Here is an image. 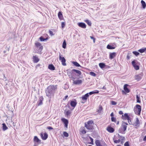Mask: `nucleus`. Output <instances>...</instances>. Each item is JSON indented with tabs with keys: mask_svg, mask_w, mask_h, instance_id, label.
I'll list each match as a JSON object with an SVG mask.
<instances>
[{
	"mask_svg": "<svg viewBox=\"0 0 146 146\" xmlns=\"http://www.w3.org/2000/svg\"><path fill=\"white\" fill-rule=\"evenodd\" d=\"M67 74L70 78H71L73 80L76 78L75 76H79L81 74L80 71L73 69L70 70H67Z\"/></svg>",
	"mask_w": 146,
	"mask_h": 146,
	"instance_id": "1",
	"label": "nucleus"
},
{
	"mask_svg": "<svg viewBox=\"0 0 146 146\" xmlns=\"http://www.w3.org/2000/svg\"><path fill=\"white\" fill-rule=\"evenodd\" d=\"M57 89L56 85H50L47 87L46 90V96L50 97L51 96L53 95Z\"/></svg>",
	"mask_w": 146,
	"mask_h": 146,
	"instance_id": "2",
	"label": "nucleus"
},
{
	"mask_svg": "<svg viewBox=\"0 0 146 146\" xmlns=\"http://www.w3.org/2000/svg\"><path fill=\"white\" fill-rule=\"evenodd\" d=\"M134 110L136 114L139 115L141 110V106L139 104H136L134 107Z\"/></svg>",
	"mask_w": 146,
	"mask_h": 146,
	"instance_id": "3",
	"label": "nucleus"
},
{
	"mask_svg": "<svg viewBox=\"0 0 146 146\" xmlns=\"http://www.w3.org/2000/svg\"><path fill=\"white\" fill-rule=\"evenodd\" d=\"M93 121H89L87 122V124L85 123V127L88 129H93Z\"/></svg>",
	"mask_w": 146,
	"mask_h": 146,
	"instance_id": "4",
	"label": "nucleus"
},
{
	"mask_svg": "<svg viewBox=\"0 0 146 146\" xmlns=\"http://www.w3.org/2000/svg\"><path fill=\"white\" fill-rule=\"evenodd\" d=\"M95 144L96 146H107L105 143L103 141H100L98 140L95 141Z\"/></svg>",
	"mask_w": 146,
	"mask_h": 146,
	"instance_id": "5",
	"label": "nucleus"
},
{
	"mask_svg": "<svg viewBox=\"0 0 146 146\" xmlns=\"http://www.w3.org/2000/svg\"><path fill=\"white\" fill-rule=\"evenodd\" d=\"M89 97V95H88V94L87 93L83 96L81 97L82 99L81 103L84 104L86 102Z\"/></svg>",
	"mask_w": 146,
	"mask_h": 146,
	"instance_id": "6",
	"label": "nucleus"
},
{
	"mask_svg": "<svg viewBox=\"0 0 146 146\" xmlns=\"http://www.w3.org/2000/svg\"><path fill=\"white\" fill-rule=\"evenodd\" d=\"M59 59L61 61L62 64L63 66H65L66 65V64L65 63L66 59L64 57H62V55L60 53L59 55Z\"/></svg>",
	"mask_w": 146,
	"mask_h": 146,
	"instance_id": "7",
	"label": "nucleus"
},
{
	"mask_svg": "<svg viewBox=\"0 0 146 146\" xmlns=\"http://www.w3.org/2000/svg\"><path fill=\"white\" fill-rule=\"evenodd\" d=\"M143 76V74L142 73H141L139 74L136 75L135 76V79L137 81H139L141 79Z\"/></svg>",
	"mask_w": 146,
	"mask_h": 146,
	"instance_id": "8",
	"label": "nucleus"
},
{
	"mask_svg": "<svg viewBox=\"0 0 146 146\" xmlns=\"http://www.w3.org/2000/svg\"><path fill=\"white\" fill-rule=\"evenodd\" d=\"M136 60H134L131 62V64L132 66H133L135 69L136 70H138L139 68V66L137 65L136 64Z\"/></svg>",
	"mask_w": 146,
	"mask_h": 146,
	"instance_id": "9",
	"label": "nucleus"
},
{
	"mask_svg": "<svg viewBox=\"0 0 146 146\" xmlns=\"http://www.w3.org/2000/svg\"><path fill=\"white\" fill-rule=\"evenodd\" d=\"M77 103L76 100L75 99L72 100L70 101V105L73 108V109H74L76 107Z\"/></svg>",
	"mask_w": 146,
	"mask_h": 146,
	"instance_id": "10",
	"label": "nucleus"
},
{
	"mask_svg": "<svg viewBox=\"0 0 146 146\" xmlns=\"http://www.w3.org/2000/svg\"><path fill=\"white\" fill-rule=\"evenodd\" d=\"M128 86H129V85L127 84H126L124 85L123 87V89L124 91L123 90L122 91L123 93H125V92L126 93H128L130 92V90L129 89L127 88Z\"/></svg>",
	"mask_w": 146,
	"mask_h": 146,
	"instance_id": "11",
	"label": "nucleus"
},
{
	"mask_svg": "<svg viewBox=\"0 0 146 146\" xmlns=\"http://www.w3.org/2000/svg\"><path fill=\"white\" fill-rule=\"evenodd\" d=\"M40 136L41 138L43 140H46L48 137V135L46 133H41Z\"/></svg>",
	"mask_w": 146,
	"mask_h": 146,
	"instance_id": "12",
	"label": "nucleus"
},
{
	"mask_svg": "<svg viewBox=\"0 0 146 146\" xmlns=\"http://www.w3.org/2000/svg\"><path fill=\"white\" fill-rule=\"evenodd\" d=\"M130 117L128 114L127 113H124L123 115H122L121 117V119L123 120H129Z\"/></svg>",
	"mask_w": 146,
	"mask_h": 146,
	"instance_id": "13",
	"label": "nucleus"
},
{
	"mask_svg": "<svg viewBox=\"0 0 146 146\" xmlns=\"http://www.w3.org/2000/svg\"><path fill=\"white\" fill-rule=\"evenodd\" d=\"M35 45L37 47V48L40 51H41L43 49V46L41 45V44L38 42L35 43Z\"/></svg>",
	"mask_w": 146,
	"mask_h": 146,
	"instance_id": "14",
	"label": "nucleus"
},
{
	"mask_svg": "<svg viewBox=\"0 0 146 146\" xmlns=\"http://www.w3.org/2000/svg\"><path fill=\"white\" fill-rule=\"evenodd\" d=\"M61 120L64 124V127L67 128L68 127V120L65 118H62Z\"/></svg>",
	"mask_w": 146,
	"mask_h": 146,
	"instance_id": "15",
	"label": "nucleus"
},
{
	"mask_svg": "<svg viewBox=\"0 0 146 146\" xmlns=\"http://www.w3.org/2000/svg\"><path fill=\"white\" fill-rule=\"evenodd\" d=\"M127 125H128V124L127 123L124 121H123L120 127L123 128L124 129V131H126L127 127Z\"/></svg>",
	"mask_w": 146,
	"mask_h": 146,
	"instance_id": "16",
	"label": "nucleus"
},
{
	"mask_svg": "<svg viewBox=\"0 0 146 146\" xmlns=\"http://www.w3.org/2000/svg\"><path fill=\"white\" fill-rule=\"evenodd\" d=\"M78 26L80 27L83 29H85L86 28V25L84 23L80 22L78 23Z\"/></svg>",
	"mask_w": 146,
	"mask_h": 146,
	"instance_id": "17",
	"label": "nucleus"
},
{
	"mask_svg": "<svg viewBox=\"0 0 146 146\" xmlns=\"http://www.w3.org/2000/svg\"><path fill=\"white\" fill-rule=\"evenodd\" d=\"M43 100V98L42 97V96H40L39 98V100L38 101L37 104H38V106H40L42 105L43 103H42V101Z\"/></svg>",
	"mask_w": 146,
	"mask_h": 146,
	"instance_id": "18",
	"label": "nucleus"
},
{
	"mask_svg": "<svg viewBox=\"0 0 146 146\" xmlns=\"http://www.w3.org/2000/svg\"><path fill=\"white\" fill-rule=\"evenodd\" d=\"M106 130L108 131L110 133H113L114 131V129L110 126L107 127Z\"/></svg>",
	"mask_w": 146,
	"mask_h": 146,
	"instance_id": "19",
	"label": "nucleus"
},
{
	"mask_svg": "<svg viewBox=\"0 0 146 146\" xmlns=\"http://www.w3.org/2000/svg\"><path fill=\"white\" fill-rule=\"evenodd\" d=\"M116 52L110 53L109 55V58L110 59H112L116 56Z\"/></svg>",
	"mask_w": 146,
	"mask_h": 146,
	"instance_id": "20",
	"label": "nucleus"
},
{
	"mask_svg": "<svg viewBox=\"0 0 146 146\" xmlns=\"http://www.w3.org/2000/svg\"><path fill=\"white\" fill-rule=\"evenodd\" d=\"M73 84L76 85H79L81 84L82 81L81 80H73Z\"/></svg>",
	"mask_w": 146,
	"mask_h": 146,
	"instance_id": "21",
	"label": "nucleus"
},
{
	"mask_svg": "<svg viewBox=\"0 0 146 146\" xmlns=\"http://www.w3.org/2000/svg\"><path fill=\"white\" fill-rule=\"evenodd\" d=\"M140 125V122L139 119L138 118H137L136 119V121L133 125L136 126H139Z\"/></svg>",
	"mask_w": 146,
	"mask_h": 146,
	"instance_id": "22",
	"label": "nucleus"
},
{
	"mask_svg": "<svg viewBox=\"0 0 146 146\" xmlns=\"http://www.w3.org/2000/svg\"><path fill=\"white\" fill-rule=\"evenodd\" d=\"M99 67L102 69H103L106 66L105 63L102 62L99 64Z\"/></svg>",
	"mask_w": 146,
	"mask_h": 146,
	"instance_id": "23",
	"label": "nucleus"
},
{
	"mask_svg": "<svg viewBox=\"0 0 146 146\" xmlns=\"http://www.w3.org/2000/svg\"><path fill=\"white\" fill-rule=\"evenodd\" d=\"M58 16L59 19L61 20L63 19V16L61 12L59 11L58 13Z\"/></svg>",
	"mask_w": 146,
	"mask_h": 146,
	"instance_id": "24",
	"label": "nucleus"
},
{
	"mask_svg": "<svg viewBox=\"0 0 146 146\" xmlns=\"http://www.w3.org/2000/svg\"><path fill=\"white\" fill-rule=\"evenodd\" d=\"M48 68L51 70H55V68L53 64H50L48 65Z\"/></svg>",
	"mask_w": 146,
	"mask_h": 146,
	"instance_id": "25",
	"label": "nucleus"
},
{
	"mask_svg": "<svg viewBox=\"0 0 146 146\" xmlns=\"http://www.w3.org/2000/svg\"><path fill=\"white\" fill-rule=\"evenodd\" d=\"M33 59L34 62L35 63L37 62L39 60V59L36 56H33Z\"/></svg>",
	"mask_w": 146,
	"mask_h": 146,
	"instance_id": "26",
	"label": "nucleus"
},
{
	"mask_svg": "<svg viewBox=\"0 0 146 146\" xmlns=\"http://www.w3.org/2000/svg\"><path fill=\"white\" fill-rule=\"evenodd\" d=\"M124 129L121 128V127H120L118 130V132L122 134H124L125 133V131H124Z\"/></svg>",
	"mask_w": 146,
	"mask_h": 146,
	"instance_id": "27",
	"label": "nucleus"
},
{
	"mask_svg": "<svg viewBox=\"0 0 146 146\" xmlns=\"http://www.w3.org/2000/svg\"><path fill=\"white\" fill-rule=\"evenodd\" d=\"M34 142L36 143H38L40 141L36 136H35L34 137Z\"/></svg>",
	"mask_w": 146,
	"mask_h": 146,
	"instance_id": "28",
	"label": "nucleus"
},
{
	"mask_svg": "<svg viewBox=\"0 0 146 146\" xmlns=\"http://www.w3.org/2000/svg\"><path fill=\"white\" fill-rule=\"evenodd\" d=\"M141 3L143 8V9H145L146 6L145 2L144 1L142 0L141 1Z\"/></svg>",
	"mask_w": 146,
	"mask_h": 146,
	"instance_id": "29",
	"label": "nucleus"
},
{
	"mask_svg": "<svg viewBox=\"0 0 146 146\" xmlns=\"http://www.w3.org/2000/svg\"><path fill=\"white\" fill-rule=\"evenodd\" d=\"M72 63L74 64V65L76 67H81L82 68V66H81L80 65V64L76 62H74V61L72 62Z\"/></svg>",
	"mask_w": 146,
	"mask_h": 146,
	"instance_id": "30",
	"label": "nucleus"
},
{
	"mask_svg": "<svg viewBox=\"0 0 146 146\" xmlns=\"http://www.w3.org/2000/svg\"><path fill=\"white\" fill-rule=\"evenodd\" d=\"M107 48L109 49H115V47H112L110 44H108L107 46Z\"/></svg>",
	"mask_w": 146,
	"mask_h": 146,
	"instance_id": "31",
	"label": "nucleus"
},
{
	"mask_svg": "<svg viewBox=\"0 0 146 146\" xmlns=\"http://www.w3.org/2000/svg\"><path fill=\"white\" fill-rule=\"evenodd\" d=\"M71 112L69 110H68L66 111H64L65 115L67 117L70 115V114H71Z\"/></svg>",
	"mask_w": 146,
	"mask_h": 146,
	"instance_id": "32",
	"label": "nucleus"
},
{
	"mask_svg": "<svg viewBox=\"0 0 146 146\" xmlns=\"http://www.w3.org/2000/svg\"><path fill=\"white\" fill-rule=\"evenodd\" d=\"M2 127L4 131L8 129V127L5 123L2 124Z\"/></svg>",
	"mask_w": 146,
	"mask_h": 146,
	"instance_id": "33",
	"label": "nucleus"
},
{
	"mask_svg": "<svg viewBox=\"0 0 146 146\" xmlns=\"http://www.w3.org/2000/svg\"><path fill=\"white\" fill-rule=\"evenodd\" d=\"M66 40H64L62 45V47L64 48H66Z\"/></svg>",
	"mask_w": 146,
	"mask_h": 146,
	"instance_id": "34",
	"label": "nucleus"
},
{
	"mask_svg": "<svg viewBox=\"0 0 146 146\" xmlns=\"http://www.w3.org/2000/svg\"><path fill=\"white\" fill-rule=\"evenodd\" d=\"M84 21L89 26H91L92 23L90 21L87 19L85 20Z\"/></svg>",
	"mask_w": 146,
	"mask_h": 146,
	"instance_id": "35",
	"label": "nucleus"
},
{
	"mask_svg": "<svg viewBox=\"0 0 146 146\" xmlns=\"http://www.w3.org/2000/svg\"><path fill=\"white\" fill-rule=\"evenodd\" d=\"M39 39L41 41H44L48 39V38H44L43 36H41L39 38Z\"/></svg>",
	"mask_w": 146,
	"mask_h": 146,
	"instance_id": "36",
	"label": "nucleus"
},
{
	"mask_svg": "<svg viewBox=\"0 0 146 146\" xmlns=\"http://www.w3.org/2000/svg\"><path fill=\"white\" fill-rule=\"evenodd\" d=\"M136 98L137 99V102L138 103H141L140 97L138 95H136Z\"/></svg>",
	"mask_w": 146,
	"mask_h": 146,
	"instance_id": "37",
	"label": "nucleus"
},
{
	"mask_svg": "<svg viewBox=\"0 0 146 146\" xmlns=\"http://www.w3.org/2000/svg\"><path fill=\"white\" fill-rule=\"evenodd\" d=\"M136 56H137L139 54V53L138 52L136 51H134L132 52Z\"/></svg>",
	"mask_w": 146,
	"mask_h": 146,
	"instance_id": "38",
	"label": "nucleus"
},
{
	"mask_svg": "<svg viewBox=\"0 0 146 146\" xmlns=\"http://www.w3.org/2000/svg\"><path fill=\"white\" fill-rule=\"evenodd\" d=\"M138 51L141 53H143L145 52V48H142L138 50Z\"/></svg>",
	"mask_w": 146,
	"mask_h": 146,
	"instance_id": "39",
	"label": "nucleus"
},
{
	"mask_svg": "<svg viewBox=\"0 0 146 146\" xmlns=\"http://www.w3.org/2000/svg\"><path fill=\"white\" fill-rule=\"evenodd\" d=\"M103 109V108L101 106H100L99 109L98 110V113H101V111Z\"/></svg>",
	"mask_w": 146,
	"mask_h": 146,
	"instance_id": "40",
	"label": "nucleus"
},
{
	"mask_svg": "<svg viewBox=\"0 0 146 146\" xmlns=\"http://www.w3.org/2000/svg\"><path fill=\"white\" fill-rule=\"evenodd\" d=\"M90 74L92 76L95 77L96 76V74L93 72H90Z\"/></svg>",
	"mask_w": 146,
	"mask_h": 146,
	"instance_id": "41",
	"label": "nucleus"
},
{
	"mask_svg": "<svg viewBox=\"0 0 146 146\" xmlns=\"http://www.w3.org/2000/svg\"><path fill=\"white\" fill-rule=\"evenodd\" d=\"M118 135L119 137L120 138L121 140V141H123L125 139L124 137L120 136L119 134H118Z\"/></svg>",
	"mask_w": 146,
	"mask_h": 146,
	"instance_id": "42",
	"label": "nucleus"
},
{
	"mask_svg": "<svg viewBox=\"0 0 146 146\" xmlns=\"http://www.w3.org/2000/svg\"><path fill=\"white\" fill-rule=\"evenodd\" d=\"M63 134L64 135L65 137H67L69 136L68 134L66 131L64 132Z\"/></svg>",
	"mask_w": 146,
	"mask_h": 146,
	"instance_id": "43",
	"label": "nucleus"
},
{
	"mask_svg": "<svg viewBox=\"0 0 146 146\" xmlns=\"http://www.w3.org/2000/svg\"><path fill=\"white\" fill-rule=\"evenodd\" d=\"M111 121H112L114 122H116V118H115L114 117H111Z\"/></svg>",
	"mask_w": 146,
	"mask_h": 146,
	"instance_id": "44",
	"label": "nucleus"
},
{
	"mask_svg": "<svg viewBox=\"0 0 146 146\" xmlns=\"http://www.w3.org/2000/svg\"><path fill=\"white\" fill-rule=\"evenodd\" d=\"M89 138L90 139L91 142L89 143L92 144V145H93L94 143H93V139L91 137H89Z\"/></svg>",
	"mask_w": 146,
	"mask_h": 146,
	"instance_id": "45",
	"label": "nucleus"
},
{
	"mask_svg": "<svg viewBox=\"0 0 146 146\" xmlns=\"http://www.w3.org/2000/svg\"><path fill=\"white\" fill-rule=\"evenodd\" d=\"M120 141V140L119 139L118 140H114V142L115 143H119Z\"/></svg>",
	"mask_w": 146,
	"mask_h": 146,
	"instance_id": "46",
	"label": "nucleus"
},
{
	"mask_svg": "<svg viewBox=\"0 0 146 146\" xmlns=\"http://www.w3.org/2000/svg\"><path fill=\"white\" fill-rule=\"evenodd\" d=\"M124 146H129V142L128 141H127L124 143Z\"/></svg>",
	"mask_w": 146,
	"mask_h": 146,
	"instance_id": "47",
	"label": "nucleus"
},
{
	"mask_svg": "<svg viewBox=\"0 0 146 146\" xmlns=\"http://www.w3.org/2000/svg\"><path fill=\"white\" fill-rule=\"evenodd\" d=\"M92 92H93V94H98L99 92V91L97 90H95L94 91H92Z\"/></svg>",
	"mask_w": 146,
	"mask_h": 146,
	"instance_id": "48",
	"label": "nucleus"
},
{
	"mask_svg": "<svg viewBox=\"0 0 146 146\" xmlns=\"http://www.w3.org/2000/svg\"><path fill=\"white\" fill-rule=\"evenodd\" d=\"M65 24L64 22H62L61 23V27L62 28H63L65 27Z\"/></svg>",
	"mask_w": 146,
	"mask_h": 146,
	"instance_id": "49",
	"label": "nucleus"
},
{
	"mask_svg": "<svg viewBox=\"0 0 146 146\" xmlns=\"http://www.w3.org/2000/svg\"><path fill=\"white\" fill-rule=\"evenodd\" d=\"M117 104V102L114 101H111V104L112 105H116Z\"/></svg>",
	"mask_w": 146,
	"mask_h": 146,
	"instance_id": "50",
	"label": "nucleus"
},
{
	"mask_svg": "<svg viewBox=\"0 0 146 146\" xmlns=\"http://www.w3.org/2000/svg\"><path fill=\"white\" fill-rule=\"evenodd\" d=\"M86 131L84 129H82L81 131V133L83 134H85L86 133Z\"/></svg>",
	"mask_w": 146,
	"mask_h": 146,
	"instance_id": "51",
	"label": "nucleus"
},
{
	"mask_svg": "<svg viewBox=\"0 0 146 146\" xmlns=\"http://www.w3.org/2000/svg\"><path fill=\"white\" fill-rule=\"evenodd\" d=\"M110 44L111 45V46H112V47H115V48L116 47V45L115 43H111Z\"/></svg>",
	"mask_w": 146,
	"mask_h": 146,
	"instance_id": "52",
	"label": "nucleus"
},
{
	"mask_svg": "<svg viewBox=\"0 0 146 146\" xmlns=\"http://www.w3.org/2000/svg\"><path fill=\"white\" fill-rule=\"evenodd\" d=\"M90 38L91 39L93 40L94 43H95V38L94 37L92 36H90Z\"/></svg>",
	"mask_w": 146,
	"mask_h": 146,
	"instance_id": "53",
	"label": "nucleus"
},
{
	"mask_svg": "<svg viewBox=\"0 0 146 146\" xmlns=\"http://www.w3.org/2000/svg\"><path fill=\"white\" fill-rule=\"evenodd\" d=\"M128 120V121L129 124L132 125V124L131 123V120L130 119V118H129V120Z\"/></svg>",
	"mask_w": 146,
	"mask_h": 146,
	"instance_id": "54",
	"label": "nucleus"
},
{
	"mask_svg": "<svg viewBox=\"0 0 146 146\" xmlns=\"http://www.w3.org/2000/svg\"><path fill=\"white\" fill-rule=\"evenodd\" d=\"M49 33L50 34L51 36H52L54 35L53 32L50 30H49Z\"/></svg>",
	"mask_w": 146,
	"mask_h": 146,
	"instance_id": "55",
	"label": "nucleus"
},
{
	"mask_svg": "<svg viewBox=\"0 0 146 146\" xmlns=\"http://www.w3.org/2000/svg\"><path fill=\"white\" fill-rule=\"evenodd\" d=\"M47 129H49V130H52V129H53V128L52 127H50V126H48L47 127Z\"/></svg>",
	"mask_w": 146,
	"mask_h": 146,
	"instance_id": "56",
	"label": "nucleus"
},
{
	"mask_svg": "<svg viewBox=\"0 0 146 146\" xmlns=\"http://www.w3.org/2000/svg\"><path fill=\"white\" fill-rule=\"evenodd\" d=\"M68 95H66V96L65 97H64V98H63V100H65L66 99L68 98Z\"/></svg>",
	"mask_w": 146,
	"mask_h": 146,
	"instance_id": "57",
	"label": "nucleus"
},
{
	"mask_svg": "<svg viewBox=\"0 0 146 146\" xmlns=\"http://www.w3.org/2000/svg\"><path fill=\"white\" fill-rule=\"evenodd\" d=\"M87 94H88V95H91L92 94H93V92L92 91L90 92L89 93H87Z\"/></svg>",
	"mask_w": 146,
	"mask_h": 146,
	"instance_id": "58",
	"label": "nucleus"
},
{
	"mask_svg": "<svg viewBox=\"0 0 146 146\" xmlns=\"http://www.w3.org/2000/svg\"><path fill=\"white\" fill-rule=\"evenodd\" d=\"M119 113L120 115H123V112L122 111H119Z\"/></svg>",
	"mask_w": 146,
	"mask_h": 146,
	"instance_id": "59",
	"label": "nucleus"
},
{
	"mask_svg": "<svg viewBox=\"0 0 146 146\" xmlns=\"http://www.w3.org/2000/svg\"><path fill=\"white\" fill-rule=\"evenodd\" d=\"M110 116L111 117H113V116H114V113H113V112H112L111 114H110Z\"/></svg>",
	"mask_w": 146,
	"mask_h": 146,
	"instance_id": "60",
	"label": "nucleus"
},
{
	"mask_svg": "<svg viewBox=\"0 0 146 146\" xmlns=\"http://www.w3.org/2000/svg\"><path fill=\"white\" fill-rule=\"evenodd\" d=\"M130 58V57L129 55H128L127 56V60H129Z\"/></svg>",
	"mask_w": 146,
	"mask_h": 146,
	"instance_id": "61",
	"label": "nucleus"
},
{
	"mask_svg": "<svg viewBox=\"0 0 146 146\" xmlns=\"http://www.w3.org/2000/svg\"><path fill=\"white\" fill-rule=\"evenodd\" d=\"M143 140L144 141H146V135L143 138Z\"/></svg>",
	"mask_w": 146,
	"mask_h": 146,
	"instance_id": "62",
	"label": "nucleus"
},
{
	"mask_svg": "<svg viewBox=\"0 0 146 146\" xmlns=\"http://www.w3.org/2000/svg\"><path fill=\"white\" fill-rule=\"evenodd\" d=\"M102 89H103L105 90V89H106V87L105 86H104L102 88Z\"/></svg>",
	"mask_w": 146,
	"mask_h": 146,
	"instance_id": "63",
	"label": "nucleus"
},
{
	"mask_svg": "<svg viewBox=\"0 0 146 146\" xmlns=\"http://www.w3.org/2000/svg\"><path fill=\"white\" fill-rule=\"evenodd\" d=\"M119 123V121H117V122H116V124L117 125H118Z\"/></svg>",
	"mask_w": 146,
	"mask_h": 146,
	"instance_id": "64",
	"label": "nucleus"
}]
</instances>
